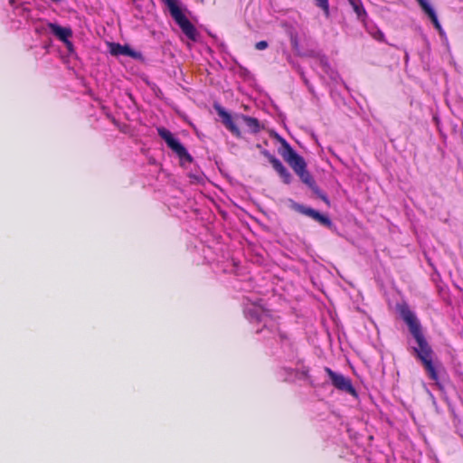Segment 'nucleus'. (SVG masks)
<instances>
[{"mask_svg":"<svg viewBox=\"0 0 463 463\" xmlns=\"http://www.w3.org/2000/svg\"><path fill=\"white\" fill-rule=\"evenodd\" d=\"M349 4L359 19H363L366 16V12L361 0H349Z\"/></svg>","mask_w":463,"mask_h":463,"instance_id":"15","label":"nucleus"},{"mask_svg":"<svg viewBox=\"0 0 463 463\" xmlns=\"http://www.w3.org/2000/svg\"><path fill=\"white\" fill-rule=\"evenodd\" d=\"M314 1H315L316 5L324 11L325 15L326 17H328L330 14L328 0H314Z\"/></svg>","mask_w":463,"mask_h":463,"instance_id":"16","label":"nucleus"},{"mask_svg":"<svg viewBox=\"0 0 463 463\" xmlns=\"http://www.w3.org/2000/svg\"><path fill=\"white\" fill-rule=\"evenodd\" d=\"M167 146L175 152L178 155V156L181 158V159H185L189 162L192 161V157L191 156L187 153L186 149L184 148V146L176 139V138H173L171 139L168 143H167Z\"/></svg>","mask_w":463,"mask_h":463,"instance_id":"12","label":"nucleus"},{"mask_svg":"<svg viewBox=\"0 0 463 463\" xmlns=\"http://www.w3.org/2000/svg\"><path fill=\"white\" fill-rule=\"evenodd\" d=\"M317 194L319 195V197L325 202L327 204L329 203V201L327 199V197L324 194H320L317 192Z\"/></svg>","mask_w":463,"mask_h":463,"instance_id":"22","label":"nucleus"},{"mask_svg":"<svg viewBox=\"0 0 463 463\" xmlns=\"http://www.w3.org/2000/svg\"><path fill=\"white\" fill-rule=\"evenodd\" d=\"M417 2L419 3L420 6L424 11V13L430 17L433 25L439 31V33L440 34H443V29L438 20L436 12L432 5L430 4V2L428 0H417Z\"/></svg>","mask_w":463,"mask_h":463,"instance_id":"7","label":"nucleus"},{"mask_svg":"<svg viewBox=\"0 0 463 463\" xmlns=\"http://www.w3.org/2000/svg\"><path fill=\"white\" fill-rule=\"evenodd\" d=\"M295 210L301 213L302 214L304 215H307L312 219H314L316 221V219L318 217L319 215V212L312 209V208H309V207H306L304 205H301V204H295L294 206Z\"/></svg>","mask_w":463,"mask_h":463,"instance_id":"14","label":"nucleus"},{"mask_svg":"<svg viewBox=\"0 0 463 463\" xmlns=\"http://www.w3.org/2000/svg\"><path fill=\"white\" fill-rule=\"evenodd\" d=\"M316 221L317 222H319L320 224L324 225V226H326V227H330L332 225V222L331 220L326 216V215H323L321 213H319L318 217L316 219Z\"/></svg>","mask_w":463,"mask_h":463,"instance_id":"18","label":"nucleus"},{"mask_svg":"<svg viewBox=\"0 0 463 463\" xmlns=\"http://www.w3.org/2000/svg\"><path fill=\"white\" fill-rule=\"evenodd\" d=\"M52 2H54V3H58V2H60L61 0H52Z\"/></svg>","mask_w":463,"mask_h":463,"instance_id":"24","label":"nucleus"},{"mask_svg":"<svg viewBox=\"0 0 463 463\" xmlns=\"http://www.w3.org/2000/svg\"><path fill=\"white\" fill-rule=\"evenodd\" d=\"M282 146L281 156L284 160L291 166L303 183L312 187L314 180L306 169L307 165L304 158L297 154L286 141H283Z\"/></svg>","mask_w":463,"mask_h":463,"instance_id":"2","label":"nucleus"},{"mask_svg":"<svg viewBox=\"0 0 463 463\" xmlns=\"http://www.w3.org/2000/svg\"><path fill=\"white\" fill-rule=\"evenodd\" d=\"M49 28L51 32L61 42H63L66 46L70 49L72 44L70 42V38L72 35V31L69 27H61L56 24H49Z\"/></svg>","mask_w":463,"mask_h":463,"instance_id":"5","label":"nucleus"},{"mask_svg":"<svg viewBox=\"0 0 463 463\" xmlns=\"http://www.w3.org/2000/svg\"><path fill=\"white\" fill-rule=\"evenodd\" d=\"M326 373H327L331 383L339 391L349 393L353 396L356 395V392L352 384V382L349 378L345 377L342 373H338L334 372L328 367L325 368Z\"/></svg>","mask_w":463,"mask_h":463,"instance_id":"4","label":"nucleus"},{"mask_svg":"<svg viewBox=\"0 0 463 463\" xmlns=\"http://www.w3.org/2000/svg\"><path fill=\"white\" fill-rule=\"evenodd\" d=\"M109 52L114 56L124 55L132 58H138L140 56L138 52L133 51L129 46L119 43H110Z\"/></svg>","mask_w":463,"mask_h":463,"instance_id":"8","label":"nucleus"},{"mask_svg":"<svg viewBox=\"0 0 463 463\" xmlns=\"http://www.w3.org/2000/svg\"><path fill=\"white\" fill-rule=\"evenodd\" d=\"M190 178L194 183H202L203 181V175H201V174H199V175H190Z\"/></svg>","mask_w":463,"mask_h":463,"instance_id":"20","label":"nucleus"},{"mask_svg":"<svg viewBox=\"0 0 463 463\" xmlns=\"http://www.w3.org/2000/svg\"><path fill=\"white\" fill-rule=\"evenodd\" d=\"M241 118L247 128L250 130L252 133H258L260 130V124L259 120L255 118H251L249 116H241Z\"/></svg>","mask_w":463,"mask_h":463,"instance_id":"13","label":"nucleus"},{"mask_svg":"<svg viewBox=\"0 0 463 463\" xmlns=\"http://www.w3.org/2000/svg\"><path fill=\"white\" fill-rule=\"evenodd\" d=\"M245 315L250 319H256L258 321L264 320L266 312L260 305H250L247 306L244 309Z\"/></svg>","mask_w":463,"mask_h":463,"instance_id":"10","label":"nucleus"},{"mask_svg":"<svg viewBox=\"0 0 463 463\" xmlns=\"http://www.w3.org/2000/svg\"><path fill=\"white\" fill-rule=\"evenodd\" d=\"M167 146L175 152L178 155V156L181 158V159H185L189 162L192 161V157L191 156L187 153L186 149L184 148V146L176 139V138H173L171 139L168 143H167Z\"/></svg>","mask_w":463,"mask_h":463,"instance_id":"11","label":"nucleus"},{"mask_svg":"<svg viewBox=\"0 0 463 463\" xmlns=\"http://www.w3.org/2000/svg\"><path fill=\"white\" fill-rule=\"evenodd\" d=\"M267 47L268 43L266 41H260L255 44V48L260 51L265 50Z\"/></svg>","mask_w":463,"mask_h":463,"instance_id":"21","label":"nucleus"},{"mask_svg":"<svg viewBox=\"0 0 463 463\" xmlns=\"http://www.w3.org/2000/svg\"><path fill=\"white\" fill-rule=\"evenodd\" d=\"M371 33H372L373 37L374 39H376L377 41H381L382 42V41L384 40L383 33L382 31L378 30V29L375 30L374 32Z\"/></svg>","mask_w":463,"mask_h":463,"instance_id":"19","label":"nucleus"},{"mask_svg":"<svg viewBox=\"0 0 463 463\" xmlns=\"http://www.w3.org/2000/svg\"><path fill=\"white\" fill-rule=\"evenodd\" d=\"M401 314L418 344V346L414 347L417 356L422 362L430 378L435 381L436 384H439L438 373L432 363V350L421 332L420 325L417 317L408 307L402 308Z\"/></svg>","mask_w":463,"mask_h":463,"instance_id":"1","label":"nucleus"},{"mask_svg":"<svg viewBox=\"0 0 463 463\" xmlns=\"http://www.w3.org/2000/svg\"><path fill=\"white\" fill-rule=\"evenodd\" d=\"M266 156L269 158V163L272 165L273 168L277 171L279 176L282 178L285 184H290L291 182V175L288 171V169L283 165V164L272 155H269L268 152L264 153Z\"/></svg>","mask_w":463,"mask_h":463,"instance_id":"6","label":"nucleus"},{"mask_svg":"<svg viewBox=\"0 0 463 463\" xmlns=\"http://www.w3.org/2000/svg\"><path fill=\"white\" fill-rule=\"evenodd\" d=\"M320 62H321V64H322L323 66H326V65H327V62H326V57H322V58L320 59Z\"/></svg>","mask_w":463,"mask_h":463,"instance_id":"23","label":"nucleus"},{"mask_svg":"<svg viewBox=\"0 0 463 463\" xmlns=\"http://www.w3.org/2000/svg\"><path fill=\"white\" fill-rule=\"evenodd\" d=\"M163 2L167 5L173 19L180 26L183 33L189 39L195 41L197 38V31H196L195 27L192 24V23L183 14L180 6L178 5V1L177 0H163Z\"/></svg>","mask_w":463,"mask_h":463,"instance_id":"3","label":"nucleus"},{"mask_svg":"<svg viewBox=\"0 0 463 463\" xmlns=\"http://www.w3.org/2000/svg\"><path fill=\"white\" fill-rule=\"evenodd\" d=\"M157 131H158V135L165 141L166 144L171 139L174 138L173 134L169 130H167V129H165L164 128H158Z\"/></svg>","mask_w":463,"mask_h":463,"instance_id":"17","label":"nucleus"},{"mask_svg":"<svg viewBox=\"0 0 463 463\" xmlns=\"http://www.w3.org/2000/svg\"><path fill=\"white\" fill-rule=\"evenodd\" d=\"M219 116L222 118L225 127L235 136L240 137L241 132L238 127L234 124L231 115L226 112L222 108H217Z\"/></svg>","mask_w":463,"mask_h":463,"instance_id":"9","label":"nucleus"}]
</instances>
